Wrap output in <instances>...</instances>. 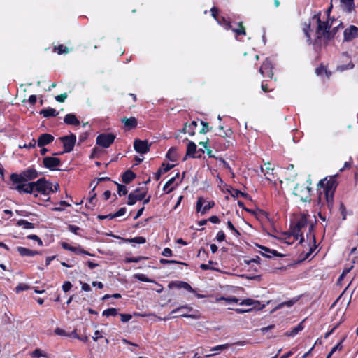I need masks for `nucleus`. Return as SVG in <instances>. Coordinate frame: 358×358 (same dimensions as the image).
<instances>
[{
  "instance_id": "f257e3e1",
  "label": "nucleus",
  "mask_w": 358,
  "mask_h": 358,
  "mask_svg": "<svg viewBox=\"0 0 358 358\" xmlns=\"http://www.w3.org/2000/svg\"><path fill=\"white\" fill-rule=\"evenodd\" d=\"M338 22L335 20H332L331 23H329V20L322 21L320 18V13H317L311 19V24H317L316 29V40H319L322 38H324V40H329L334 37L335 34L338 30V27L341 24L340 22L338 25L332 27L333 24H336Z\"/></svg>"
},
{
  "instance_id": "f03ea898",
  "label": "nucleus",
  "mask_w": 358,
  "mask_h": 358,
  "mask_svg": "<svg viewBox=\"0 0 358 358\" xmlns=\"http://www.w3.org/2000/svg\"><path fill=\"white\" fill-rule=\"evenodd\" d=\"M38 176V171L33 166L29 167L20 173H13L10 176V189L16 190L19 193H23L21 188L28 185L29 180H32Z\"/></svg>"
},
{
  "instance_id": "7ed1b4c3",
  "label": "nucleus",
  "mask_w": 358,
  "mask_h": 358,
  "mask_svg": "<svg viewBox=\"0 0 358 358\" xmlns=\"http://www.w3.org/2000/svg\"><path fill=\"white\" fill-rule=\"evenodd\" d=\"M23 187L24 188H21V189L25 194H32L36 191L43 195H48L52 192V184L46 180L45 178H41L36 182H29Z\"/></svg>"
},
{
  "instance_id": "20e7f679",
  "label": "nucleus",
  "mask_w": 358,
  "mask_h": 358,
  "mask_svg": "<svg viewBox=\"0 0 358 358\" xmlns=\"http://www.w3.org/2000/svg\"><path fill=\"white\" fill-rule=\"evenodd\" d=\"M336 176H338V174L335 175L334 177H331L329 180H327V178L324 180H321L318 183V187L320 189H323L322 192L324 194L326 201L329 206H331L333 205L334 191L337 186L336 180Z\"/></svg>"
},
{
  "instance_id": "39448f33",
  "label": "nucleus",
  "mask_w": 358,
  "mask_h": 358,
  "mask_svg": "<svg viewBox=\"0 0 358 358\" xmlns=\"http://www.w3.org/2000/svg\"><path fill=\"white\" fill-rule=\"evenodd\" d=\"M311 188L303 185H296L294 189V194L303 201H310Z\"/></svg>"
},
{
  "instance_id": "423d86ee",
  "label": "nucleus",
  "mask_w": 358,
  "mask_h": 358,
  "mask_svg": "<svg viewBox=\"0 0 358 358\" xmlns=\"http://www.w3.org/2000/svg\"><path fill=\"white\" fill-rule=\"evenodd\" d=\"M115 136L113 134H101L96 137V144L107 148L114 142Z\"/></svg>"
},
{
  "instance_id": "0eeeda50",
  "label": "nucleus",
  "mask_w": 358,
  "mask_h": 358,
  "mask_svg": "<svg viewBox=\"0 0 358 358\" xmlns=\"http://www.w3.org/2000/svg\"><path fill=\"white\" fill-rule=\"evenodd\" d=\"M59 139L63 143L64 152H69L73 150L76 141V135L71 134L69 136L61 137Z\"/></svg>"
},
{
  "instance_id": "6e6552de",
  "label": "nucleus",
  "mask_w": 358,
  "mask_h": 358,
  "mask_svg": "<svg viewBox=\"0 0 358 358\" xmlns=\"http://www.w3.org/2000/svg\"><path fill=\"white\" fill-rule=\"evenodd\" d=\"M214 205V201H206L203 197H199L196 202V209L197 212H201L202 215H204Z\"/></svg>"
},
{
  "instance_id": "1a4fd4ad",
  "label": "nucleus",
  "mask_w": 358,
  "mask_h": 358,
  "mask_svg": "<svg viewBox=\"0 0 358 358\" xmlns=\"http://www.w3.org/2000/svg\"><path fill=\"white\" fill-rule=\"evenodd\" d=\"M145 190L141 191L140 189H136L129 194L127 204L129 206H132L135 204L137 201L143 200L145 198Z\"/></svg>"
},
{
  "instance_id": "9d476101",
  "label": "nucleus",
  "mask_w": 358,
  "mask_h": 358,
  "mask_svg": "<svg viewBox=\"0 0 358 358\" xmlns=\"http://www.w3.org/2000/svg\"><path fill=\"white\" fill-rule=\"evenodd\" d=\"M358 36V27L355 25H350L344 30L343 41H351Z\"/></svg>"
},
{
  "instance_id": "9b49d317",
  "label": "nucleus",
  "mask_w": 358,
  "mask_h": 358,
  "mask_svg": "<svg viewBox=\"0 0 358 358\" xmlns=\"http://www.w3.org/2000/svg\"><path fill=\"white\" fill-rule=\"evenodd\" d=\"M43 166L50 170H55L60 165V159L55 157H45L43 160Z\"/></svg>"
},
{
  "instance_id": "f8f14e48",
  "label": "nucleus",
  "mask_w": 358,
  "mask_h": 358,
  "mask_svg": "<svg viewBox=\"0 0 358 358\" xmlns=\"http://www.w3.org/2000/svg\"><path fill=\"white\" fill-rule=\"evenodd\" d=\"M273 65L271 62L266 59L259 69V72L263 76H267L271 79L273 77Z\"/></svg>"
},
{
  "instance_id": "ddd939ff",
  "label": "nucleus",
  "mask_w": 358,
  "mask_h": 358,
  "mask_svg": "<svg viewBox=\"0 0 358 358\" xmlns=\"http://www.w3.org/2000/svg\"><path fill=\"white\" fill-rule=\"evenodd\" d=\"M134 148L137 152L141 154H145L149 151V145L147 141L135 140Z\"/></svg>"
},
{
  "instance_id": "4468645a",
  "label": "nucleus",
  "mask_w": 358,
  "mask_h": 358,
  "mask_svg": "<svg viewBox=\"0 0 358 358\" xmlns=\"http://www.w3.org/2000/svg\"><path fill=\"white\" fill-rule=\"evenodd\" d=\"M62 247L64 249L73 252L76 254H84L89 256H93V255L88 252L87 251L84 250L80 247H73L65 242L62 243Z\"/></svg>"
},
{
  "instance_id": "2eb2a0df",
  "label": "nucleus",
  "mask_w": 358,
  "mask_h": 358,
  "mask_svg": "<svg viewBox=\"0 0 358 358\" xmlns=\"http://www.w3.org/2000/svg\"><path fill=\"white\" fill-rule=\"evenodd\" d=\"M54 141V136L49 134H41L38 141L37 144L39 147H43L46 145Z\"/></svg>"
},
{
  "instance_id": "dca6fc26",
  "label": "nucleus",
  "mask_w": 358,
  "mask_h": 358,
  "mask_svg": "<svg viewBox=\"0 0 358 358\" xmlns=\"http://www.w3.org/2000/svg\"><path fill=\"white\" fill-rule=\"evenodd\" d=\"M64 122L68 125L78 126L80 124L79 120L73 113H69L65 115Z\"/></svg>"
},
{
  "instance_id": "f3484780",
  "label": "nucleus",
  "mask_w": 358,
  "mask_h": 358,
  "mask_svg": "<svg viewBox=\"0 0 358 358\" xmlns=\"http://www.w3.org/2000/svg\"><path fill=\"white\" fill-rule=\"evenodd\" d=\"M341 8L348 13L352 12L355 8L354 0H340Z\"/></svg>"
},
{
  "instance_id": "a211bd4d",
  "label": "nucleus",
  "mask_w": 358,
  "mask_h": 358,
  "mask_svg": "<svg viewBox=\"0 0 358 358\" xmlns=\"http://www.w3.org/2000/svg\"><path fill=\"white\" fill-rule=\"evenodd\" d=\"M197 127V122L192 121L190 124H185V127L180 131L181 133H187L190 136H193L195 134V129Z\"/></svg>"
},
{
  "instance_id": "6ab92c4d",
  "label": "nucleus",
  "mask_w": 358,
  "mask_h": 358,
  "mask_svg": "<svg viewBox=\"0 0 358 358\" xmlns=\"http://www.w3.org/2000/svg\"><path fill=\"white\" fill-rule=\"evenodd\" d=\"M259 247L262 250V251H260V253L266 257H271L273 256L282 257V255L278 253L277 251L274 250H270L269 248L264 246Z\"/></svg>"
},
{
  "instance_id": "aec40b11",
  "label": "nucleus",
  "mask_w": 358,
  "mask_h": 358,
  "mask_svg": "<svg viewBox=\"0 0 358 358\" xmlns=\"http://www.w3.org/2000/svg\"><path fill=\"white\" fill-rule=\"evenodd\" d=\"M303 229L299 228L294 225L291 228V234L294 236L295 240L300 239V243H302L304 241V238L303 236Z\"/></svg>"
},
{
  "instance_id": "412c9836",
  "label": "nucleus",
  "mask_w": 358,
  "mask_h": 358,
  "mask_svg": "<svg viewBox=\"0 0 358 358\" xmlns=\"http://www.w3.org/2000/svg\"><path fill=\"white\" fill-rule=\"evenodd\" d=\"M196 145L189 141L187 147L186 157L196 158Z\"/></svg>"
},
{
  "instance_id": "4be33fe9",
  "label": "nucleus",
  "mask_w": 358,
  "mask_h": 358,
  "mask_svg": "<svg viewBox=\"0 0 358 358\" xmlns=\"http://www.w3.org/2000/svg\"><path fill=\"white\" fill-rule=\"evenodd\" d=\"M17 250L21 256L31 257V256H34L36 255L40 254V252L38 251L31 250H29V249L24 248V247H21V246H18L17 248Z\"/></svg>"
},
{
  "instance_id": "5701e85b",
  "label": "nucleus",
  "mask_w": 358,
  "mask_h": 358,
  "mask_svg": "<svg viewBox=\"0 0 358 358\" xmlns=\"http://www.w3.org/2000/svg\"><path fill=\"white\" fill-rule=\"evenodd\" d=\"M31 356L34 358H41V357L50 358V355L48 353L42 350L40 348H36V350H34L31 353Z\"/></svg>"
},
{
  "instance_id": "b1692460",
  "label": "nucleus",
  "mask_w": 358,
  "mask_h": 358,
  "mask_svg": "<svg viewBox=\"0 0 358 358\" xmlns=\"http://www.w3.org/2000/svg\"><path fill=\"white\" fill-rule=\"evenodd\" d=\"M308 215L305 213H302L300 215L299 219L298 220L297 222L296 223V226L299 227V228H301L303 229L307 227V222H308Z\"/></svg>"
},
{
  "instance_id": "393cba45",
  "label": "nucleus",
  "mask_w": 358,
  "mask_h": 358,
  "mask_svg": "<svg viewBox=\"0 0 358 358\" xmlns=\"http://www.w3.org/2000/svg\"><path fill=\"white\" fill-rule=\"evenodd\" d=\"M304 329L303 322H300L296 327L293 328L290 331L286 332L287 336H294Z\"/></svg>"
},
{
  "instance_id": "a878e982",
  "label": "nucleus",
  "mask_w": 358,
  "mask_h": 358,
  "mask_svg": "<svg viewBox=\"0 0 358 358\" xmlns=\"http://www.w3.org/2000/svg\"><path fill=\"white\" fill-rule=\"evenodd\" d=\"M122 122L124 123V126L128 129L134 128L137 125V121L135 117L124 118L122 119Z\"/></svg>"
},
{
  "instance_id": "bb28decb",
  "label": "nucleus",
  "mask_w": 358,
  "mask_h": 358,
  "mask_svg": "<svg viewBox=\"0 0 358 358\" xmlns=\"http://www.w3.org/2000/svg\"><path fill=\"white\" fill-rule=\"evenodd\" d=\"M135 176V174L131 171L127 170L122 175V181L128 184L134 179Z\"/></svg>"
},
{
  "instance_id": "cd10ccee",
  "label": "nucleus",
  "mask_w": 358,
  "mask_h": 358,
  "mask_svg": "<svg viewBox=\"0 0 358 358\" xmlns=\"http://www.w3.org/2000/svg\"><path fill=\"white\" fill-rule=\"evenodd\" d=\"M41 114L45 117H55L58 115V112L55 109L48 108L41 110Z\"/></svg>"
},
{
  "instance_id": "c85d7f7f",
  "label": "nucleus",
  "mask_w": 358,
  "mask_h": 358,
  "mask_svg": "<svg viewBox=\"0 0 358 358\" xmlns=\"http://www.w3.org/2000/svg\"><path fill=\"white\" fill-rule=\"evenodd\" d=\"M166 157L171 162H176L178 158L177 150L176 148H170L166 153Z\"/></svg>"
},
{
  "instance_id": "c756f323",
  "label": "nucleus",
  "mask_w": 358,
  "mask_h": 358,
  "mask_svg": "<svg viewBox=\"0 0 358 358\" xmlns=\"http://www.w3.org/2000/svg\"><path fill=\"white\" fill-rule=\"evenodd\" d=\"M239 304L241 306H252L254 307H257L258 305H259V302L258 301H255L251 299H246L239 302Z\"/></svg>"
},
{
  "instance_id": "7c9ffc66",
  "label": "nucleus",
  "mask_w": 358,
  "mask_h": 358,
  "mask_svg": "<svg viewBox=\"0 0 358 358\" xmlns=\"http://www.w3.org/2000/svg\"><path fill=\"white\" fill-rule=\"evenodd\" d=\"M118 314L117 310L115 308H108L103 310L102 315L106 317L116 316Z\"/></svg>"
},
{
  "instance_id": "2f4dec72",
  "label": "nucleus",
  "mask_w": 358,
  "mask_h": 358,
  "mask_svg": "<svg viewBox=\"0 0 358 358\" xmlns=\"http://www.w3.org/2000/svg\"><path fill=\"white\" fill-rule=\"evenodd\" d=\"M315 73L317 76H322L325 73L327 77H329L330 73H329L324 66H320L315 69Z\"/></svg>"
},
{
  "instance_id": "473e14b6",
  "label": "nucleus",
  "mask_w": 358,
  "mask_h": 358,
  "mask_svg": "<svg viewBox=\"0 0 358 358\" xmlns=\"http://www.w3.org/2000/svg\"><path fill=\"white\" fill-rule=\"evenodd\" d=\"M225 301L227 303H238L239 302V299L238 298H236V297H224V296H222V297H220V298H217L216 299V301Z\"/></svg>"
},
{
  "instance_id": "72a5a7b5",
  "label": "nucleus",
  "mask_w": 358,
  "mask_h": 358,
  "mask_svg": "<svg viewBox=\"0 0 358 358\" xmlns=\"http://www.w3.org/2000/svg\"><path fill=\"white\" fill-rule=\"evenodd\" d=\"M353 67H354V64L352 62V61L350 60L349 62L346 65H339V66H338L337 69L338 71H345V70L352 69H353Z\"/></svg>"
},
{
  "instance_id": "f704fd0d",
  "label": "nucleus",
  "mask_w": 358,
  "mask_h": 358,
  "mask_svg": "<svg viewBox=\"0 0 358 358\" xmlns=\"http://www.w3.org/2000/svg\"><path fill=\"white\" fill-rule=\"evenodd\" d=\"M230 344L226 343L222 345H216L210 349V351H222L228 349L230 347Z\"/></svg>"
},
{
  "instance_id": "c9c22d12",
  "label": "nucleus",
  "mask_w": 358,
  "mask_h": 358,
  "mask_svg": "<svg viewBox=\"0 0 358 358\" xmlns=\"http://www.w3.org/2000/svg\"><path fill=\"white\" fill-rule=\"evenodd\" d=\"M310 24H305V27H303V31L304 34L307 38V41L310 43L313 42L310 35Z\"/></svg>"
},
{
  "instance_id": "e433bc0d",
  "label": "nucleus",
  "mask_w": 358,
  "mask_h": 358,
  "mask_svg": "<svg viewBox=\"0 0 358 358\" xmlns=\"http://www.w3.org/2000/svg\"><path fill=\"white\" fill-rule=\"evenodd\" d=\"M18 225L23 226L24 229H31L33 228V224L31 222H29L28 221L25 220H20L17 222Z\"/></svg>"
},
{
  "instance_id": "4c0bfd02",
  "label": "nucleus",
  "mask_w": 358,
  "mask_h": 358,
  "mask_svg": "<svg viewBox=\"0 0 358 358\" xmlns=\"http://www.w3.org/2000/svg\"><path fill=\"white\" fill-rule=\"evenodd\" d=\"M134 278L142 282H151V280L145 274L143 273H136L134 275Z\"/></svg>"
},
{
  "instance_id": "58836bf2",
  "label": "nucleus",
  "mask_w": 358,
  "mask_h": 358,
  "mask_svg": "<svg viewBox=\"0 0 358 358\" xmlns=\"http://www.w3.org/2000/svg\"><path fill=\"white\" fill-rule=\"evenodd\" d=\"M129 242L130 243H138V244H143V243H145V238L142 237V236H138V237H135L134 238H131V239H129L128 240Z\"/></svg>"
},
{
  "instance_id": "ea45409f",
  "label": "nucleus",
  "mask_w": 358,
  "mask_h": 358,
  "mask_svg": "<svg viewBox=\"0 0 358 358\" xmlns=\"http://www.w3.org/2000/svg\"><path fill=\"white\" fill-rule=\"evenodd\" d=\"M173 167V164H162V168L159 169V172H162V173H166L169 170H171Z\"/></svg>"
},
{
  "instance_id": "a19ab883",
  "label": "nucleus",
  "mask_w": 358,
  "mask_h": 358,
  "mask_svg": "<svg viewBox=\"0 0 358 358\" xmlns=\"http://www.w3.org/2000/svg\"><path fill=\"white\" fill-rule=\"evenodd\" d=\"M29 288V287L24 284V283H20L16 287H15V292L16 293H20L22 291L27 290Z\"/></svg>"
},
{
  "instance_id": "79ce46f5",
  "label": "nucleus",
  "mask_w": 358,
  "mask_h": 358,
  "mask_svg": "<svg viewBox=\"0 0 358 358\" xmlns=\"http://www.w3.org/2000/svg\"><path fill=\"white\" fill-rule=\"evenodd\" d=\"M232 29V31L236 34V35H241V34H243V35H245V29L243 28V27L242 26V24L240 23L239 24V28H237V29H233L232 27L231 28Z\"/></svg>"
},
{
  "instance_id": "37998d69",
  "label": "nucleus",
  "mask_w": 358,
  "mask_h": 358,
  "mask_svg": "<svg viewBox=\"0 0 358 358\" xmlns=\"http://www.w3.org/2000/svg\"><path fill=\"white\" fill-rule=\"evenodd\" d=\"M118 194L120 196L125 195L127 194V189L124 185L117 184Z\"/></svg>"
},
{
  "instance_id": "c03bdc74",
  "label": "nucleus",
  "mask_w": 358,
  "mask_h": 358,
  "mask_svg": "<svg viewBox=\"0 0 358 358\" xmlns=\"http://www.w3.org/2000/svg\"><path fill=\"white\" fill-rule=\"evenodd\" d=\"M220 21L221 22V24H220L222 25L225 29L228 30L231 28V24L229 22L226 21L224 17L220 18Z\"/></svg>"
},
{
  "instance_id": "a18cd8bd",
  "label": "nucleus",
  "mask_w": 358,
  "mask_h": 358,
  "mask_svg": "<svg viewBox=\"0 0 358 358\" xmlns=\"http://www.w3.org/2000/svg\"><path fill=\"white\" fill-rule=\"evenodd\" d=\"M57 53L59 54V55L63 54V53H68L69 52L68 48L66 47V46H64L63 45H59L57 48Z\"/></svg>"
},
{
  "instance_id": "49530a36",
  "label": "nucleus",
  "mask_w": 358,
  "mask_h": 358,
  "mask_svg": "<svg viewBox=\"0 0 358 358\" xmlns=\"http://www.w3.org/2000/svg\"><path fill=\"white\" fill-rule=\"evenodd\" d=\"M36 141L34 139H32L30 143H29L28 144H24L23 145H20L19 147L20 148H35L36 146Z\"/></svg>"
},
{
  "instance_id": "de8ad7c7",
  "label": "nucleus",
  "mask_w": 358,
  "mask_h": 358,
  "mask_svg": "<svg viewBox=\"0 0 358 358\" xmlns=\"http://www.w3.org/2000/svg\"><path fill=\"white\" fill-rule=\"evenodd\" d=\"M227 227H228V228H229L230 230H231V231L234 232V234L236 236H239V235H240L239 231H238L237 229H236V228L234 227V224L231 223V222H230V221H228V222H227Z\"/></svg>"
},
{
  "instance_id": "09e8293b",
  "label": "nucleus",
  "mask_w": 358,
  "mask_h": 358,
  "mask_svg": "<svg viewBox=\"0 0 358 358\" xmlns=\"http://www.w3.org/2000/svg\"><path fill=\"white\" fill-rule=\"evenodd\" d=\"M72 287V285L69 281H66L62 285V289L64 292H69Z\"/></svg>"
},
{
  "instance_id": "8fccbe9b",
  "label": "nucleus",
  "mask_w": 358,
  "mask_h": 358,
  "mask_svg": "<svg viewBox=\"0 0 358 358\" xmlns=\"http://www.w3.org/2000/svg\"><path fill=\"white\" fill-rule=\"evenodd\" d=\"M210 11L212 13V16L217 20V23L221 24V22L220 21V18L217 17V9L215 7H213L210 9Z\"/></svg>"
},
{
  "instance_id": "3c124183",
  "label": "nucleus",
  "mask_w": 358,
  "mask_h": 358,
  "mask_svg": "<svg viewBox=\"0 0 358 358\" xmlns=\"http://www.w3.org/2000/svg\"><path fill=\"white\" fill-rule=\"evenodd\" d=\"M225 239V234L222 231L217 232L216 235V240L219 242H222Z\"/></svg>"
},
{
  "instance_id": "603ef678",
  "label": "nucleus",
  "mask_w": 358,
  "mask_h": 358,
  "mask_svg": "<svg viewBox=\"0 0 358 358\" xmlns=\"http://www.w3.org/2000/svg\"><path fill=\"white\" fill-rule=\"evenodd\" d=\"M201 123L202 124V129H201L200 133H201V134L207 133L209 131L208 124L206 122H204L203 121H201Z\"/></svg>"
},
{
  "instance_id": "864d4df0",
  "label": "nucleus",
  "mask_w": 358,
  "mask_h": 358,
  "mask_svg": "<svg viewBox=\"0 0 358 358\" xmlns=\"http://www.w3.org/2000/svg\"><path fill=\"white\" fill-rule=\"evenodd\" d=\"M67 98V94L66 93L57 95L55 96V99L60 103L64 102Z\"/></svg>"
},
{
  "instance_id": "5fc2aeb1",
  "label": "nucleus",
  "mask_w": 358,
  "mask_h": 358,
  "mask_svg": "<svg viewBox=\"0 0 358 358\" xmlns=\"http://www.w3.org/2000/svg\"><path fill=\"white\" fill-rule=\"evenodd\" d=\"M353 266H351L348 268H345L343 271V273L342 274L340 275L339 278H338V281H341L345 275L346 274H348L350 271L351 269L352 268Z\"/></svg>"
},
{
  "instance_id": "6e6d98bb",
  "label": "nucleus",
  "mask_w": 358,
  "mask_h": 358,
  "mask_svg": "<svg viewBox=\"0 0 358 358\" xmlns=\"http://www.w3.org/2000/svg\"><path fill=\"white\" fill-rule=\"evenodd\" d=\"M121 321L127 322L131 319V315L129 314H120Z\"/></svg>"
},
{
  "instance_id": "4d7b16f0",
  "label": "nucleus",
  "mask_w": 358,
  "mask_h": 358,
  "mask_svg": "<svg viewBox=\"0 0 358 358\" xmlns=\"http://www.w3.org/2000/svg\"><path fill=\"white\" fill-rule=\"evenodd\" d=\"M162 254L164 257H171L172 256V250L169 248H166L163 250Z\"/></svg>"
},
{
  "instance_id": "13d9d810",
  "label": "nucleus",
  "mask_w": 358,
  "mask_h": 358,
  "mask_svg": "<svg viewBox=\"0 0 358 358\" xmlns=\"http://www.w3.org/2000/svg\"><path fill=\"white\" fill-rule=\"evenodd\" d=\"M126 211H127L126 208H124V207L121 208L119 210H117V211L115 213V216L116 217H117L122 216V215H124L126 213Z\"/></svg>"
},
{
  "instance_id": "bf43d9fd",
  "label": "nucleus",
  "mask_w": 358,
  "mask_h": 358,
  "mask_svg": "<svg viewBox=\"0 0 358 358\" xmlns=\"http://www.w3.org/2000/svg\"><path fill=\"white\" fill-rule=\"evenodd\" d=\"M259 261H260V258L259 257H256L255 258H252L250 260H245V262L247 264H250L251 263H255V264H259Z\"/></svg>"
},
{
  "instance_id": "052dcab7",
  "label": "nucleus",
  "mask_w": 358,
  "mask_h": 358,
  "mask_svg": "<svg viewBox=\"0 0 358 358\" xmlns=\"http://www.w3.org/2000/svg\"><path fill=\"white\" fill-rule=\"evenodd\" d=\"M180 284H181V286H180L181 287H183L184 289H185L186 290H188L189 292H193L192 287L188 283L181 282Z\"/></svg>"
},
{
  "instance_id": "680f3d73",
  "label": "nucleus",
  "mask_w": 358,
  "mask_h": 358,
  "mask_svg": "<svg viewBox=\"0 0 358 358\" xmlns=\"http://www.w3.org/2000/svg\"><path fill=\"white\" fill-rule=\"evenodd\" d=\"M342 342L343 341H341V342H339L337 345H336L331 350V353H334L337 350H341L342 348Z\"/></svg>"
},
{
  "instance_id": "e2e57ef3",
  "label": "nucleus",
  "mask_w": 358,
  "mask_h": 358,
  "mask_svg": "<svg viewBox=\"0 0 358 358\" xmlns=\"http://www.w3.org/2000/svg\"><path fill=\"white\" fill-rule=\"evenodd\" d=\"M209 221L214 224H218L220 222V219L217 216L213 215L209 218Z\"/></svg>"
},
{
  "instance_id": "0e129e2a",
  "label": "nucleus",
  "mask_w": 358,
  "mask_h": 358,
  "mask_svg": "<svg viewBox=\"0 0 358 358\" xmlns=\"http://www.w3.org/2000/svg\"><path fill=\"white\" fill-rule=\"evenodd\" d=\"M69 229L70 231L77 234V231L80 229V228L76 225H69Z\"/></svg>"
},
{
  "instance_id": "69168bd1",
  "label": "nucleus",
  "mask_w": 358,
  "mask_h": 358,
  "mask_svg": "<svg viewBox=\"0 0 358 358\" xmlns=\"http://www.w3.org/2000/svg\"><path fill=\"white\" fill-rule=\"evenodd\" d=\"M36 95H31L28 99V101L31 105H34L36 102Z\"/></svg>"
},
{
  "instance_id": "338daca9",
  "label": "nucleus",
  "mask_w": 358,
  "mask_h": 358,
  "mask_svg": "<svg viewBox=\"0 0 358 358\" xmlns=\"http://www.w3.org/2000/svg\"><path fill=\"white\" fill-rule=\"evenodd\" d=\"M82 289L85 292H90V291H91V287L89 284L83 283L82 284Z\"/></svg>"
},
{
  "instance_id": "774afa93",
  "label": "nucleus",
  "mask_w": 358,
  "mask_h": 358,
  "mask_svg": "<svg viewBox=\"0 0 358 358\" xmlns=\"http://www.w3.org/2000/svg\"><path fill=\"white\" fill-rule=\"evenodd\" d=\"M55 333L57 335H60V336H64L66 334H65V331L64 329H62L60 328H56L55 330Z\"/></svg>"
}]
</instances>
